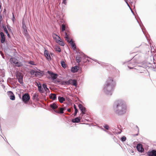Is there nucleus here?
I'll list each match as a JSON object with an SVG mask.
<instances>
[{"mask_svg":"<svg viewBox=\"0 0 156 156\" xmlns=\"http://www.w3.org/2000/svg\"><path fill=\"white\" fill-rule=\"evenodd\" d=\"M58 99L59 101L61 103H62L65 100V99L63 97H60L59 96L58 98Z\"/></svg>","mask_w":156,"mask_h":156,"instance_id":"nucleus-26","label":"nucleus"},{"mask_svg":"<svg viewBox=\"0 0 156 156\" xmlns=\"http://www.w3.org/2000/svg\"><path fill=\"white\" fill-rule=\"evenodd\" d=\"M22 28L23 30H27L26 26L23 24Z\"/></svg>","mask_w":156,"mask_h":156,"instance_id":"nucleus-45","label":"nucleus"},{"mask_svg":"<svg viewBox=\"0 0 156 156\" xmlns=\"http://www.w3.org/2000/svg\"><path fill=\"white\" fill-rule=\"evenodd\" d=\"M23 78H21V79H19L18 80V81L21 84L22 86L23 85L24 83L23 82Z\"/></svg>","mask_w":156,"mask_h":156,"instance_id":"nucleus-31","label":"nucleus"},{"mask_svg":"<svg viewBox=\"0 0 156 156\" xmlns=\"http://www.w3.org/2000/svg\"><path fill=\"white\" fill-rule=\"evenodd\" d=\"M15 19L14 15L13 13H12V20L13 22L14 21V20Z\"/></svg>","mask_w":156,"mask_h":156,"instance_id":"nucleus-49","label":"nucleus"},{"mask_svg":"<svg viewBox=\"0 0 156 156\" xmlns=\"http://www.w3.org/2000/svg\"><path fill=\"white\" fill-rule=\"evenodd\" d=\"M80 117H76L72 120V122L73 123H79L80 121Z\"/></svg>","mask_w":156,"mask_h":156,"instance_id":"nucleus-16","label":"nucleus"},{"mask_svg":"<svg viewBox=\"0 0 156 156\" xmlns=\"http://www.w3.org/2000/svg\"><path fill=\"white\" fill-rule=\"evenodd\" d=\"M62 84L63 85H68L67 81H63L62 82Z\"/></svg>","mask_w":156,"mask_h":156,"instance_id":"nucleus-42","label":"nucleus"},{"mask_svg":"<svg viewBox=\"0 0 156 156\" xmlns=\"http://www.w3.org/2000/svg\"><path fill=\"white\" fill-rule=\"evenodd\" d=\"M131 11V12H132L133 13V14H134V12H133L132 10L131 9H131H130Z\"/></svg>","mask_w":156,"mask_h":156,"instance_id":"nucleus-56","label":"nucleus"},{"mask_svg":"<svg viewBox=\"0 0 156 156\" xmlns=\"http://www.w3.org/2000/svg\"><path fill=\"white\" fill-rule=\"evenodd\" d=\"M71 45L72 48L74 50H75L76 48V45L75 43H74L73 40L72 39H71L69 42H68Z\"/></svg>","mask_w":156,"mask_h":156,"instance_id":"nucleus-13","label":"nucleus"},{"mask_svg":"<svg viewBox=\"0 0 156 156\" xmlns=\"http://www.w3.org/2000/svg\"><path fill=\"white\" fill-rule=\"evenodd\" d=\"M83 58L84 59L83 62L84 63H85L87 62V61H88V62H89V60H88V59H86V58H88V57L87 56H83Z\"/></svg>","mask_w":156,"mask_h":156,"instance_id":"nucleus-34","label":"nucleus"},{"mask_svg":"<svg viewBox=\"0 0 156 156\" xmlns=\"http://www.w3.org/2000/svg\"><path fill=\"white\" fill-rule=\"evenodd\" d=\"M137 151L140 152H142L144 151V149L142 147V145L140 144H138L136 146Z\"/></svg>","mask_w":156,"mask_h":156,"instance_id":"nucleus-9","label":"nucleus"},{"mask_svg":"<svg viewBox=\"0 0 156 156\" xmlns=\"http://www.w3.org/2000/svg\"><path fill=\"white\" fill-rule=\"evenodd\" d=\"M30 99V97L29 94L28 93H25L23 94L22 97V100L25 103H27L28 102Z\"/></svg>","mask_w":156,"mask_h":156,"instance_id":"nucleus-4","label":"nucleus"},{"mask_svg":"<svg viewBox=\"0 0 156 156\" xmlns=\"http://www.w3.org/2000/svg\"><path fill=\"white\" fill-rule=\"evenodd\" d=\"M72 81V79H69L67 81V82L68 85H69L70 84H71Z\"/></svg>","mask_w":156,"mask_h":156,"instance_id":"nucleus-38","label":"nucleus"},{"mask_svg":"<svg viewBox=\"0 0 156 156\" xmlns=\"http://www.w3.org/2000/svg\"><path fill=\"white\" fill-rule=\"evenodd\" d=\"M135 62H134L132 59L131 60L129 64L128 67L130 69H133L134 67L135 66Z\"/></svg>","mask_w":156,"mask_h":156,"instance_id":"nucleus-6","label":"nucleus"},{"mask_svg":"<svg viewBox=\"0 0 156 156\" xmlns=\"http://www.w3.org/2000/svg\"><path fill=\"white\" fill-rule=\"evenodd\" d=\"M28 63L32 65L35 66V62L33 61H30Z\"/></svg>","mask_w":156,"mask_h":156,"instance_id":"nucleus-40","label":"nucleus"},{"mask_svg":"<svg viewBox=\"0 0 156 156\" xmlns=\"http://www.w3.org/2000/svg\"><path fill=\"white\" fill-rule=\"evenodd\" d=\"M116 83L112 77H109L106 81L103 87L104 92L107 95H111L115 86Z\"/></svg>","mask_w":156,"mask_h":156,"instance_id":"nucleus-2","label":"nucleus"},{"mask_svg":"<svg viewBox=\"0 0 156 156\" xmlns=\"http://www.w3.org/2000/svg\"><path fill=\"white\" fill-rule=\"evenodd\" d=\"M81 59V57L80 56V55H77L76 58V59Z\"/></svg>","mask_w":156,"mask_h":156,"instance_id":"nucleus-46","label":"nucleus"},{"mask_svg":"<svg viewBox=\"0 0 156 156\" xmlns=\"http://www.w3.org/2000/svg\"><path fill=\"white\" fill-rule=\"evenodd\" d=\"M16 77L17 79L18 80V79H21V78H23V76L22 73H17L16 74Z\"/></svg>","mask_w":156,"mask_h":156,"instance_id":"nucleus-18","label":"nucleus"},{"mask_svg":"<svg viewBox=\"0 0 156 156\" xmlns=\"http://www.w3.org/2000/svg\"><path fill=\"white\" fill-rule=\"evenodd\" d=\"M35 72H36V71H34V70L33 69H32L30 71V74L32 75H34V74L35 75Z\"/></svg>","mask_w":156,"mask_h":156,"instance_id":"nucleus-41","label":"nucleus"},{"mask_svg":"<svg viewBox=\"0 0 156 156\" xmlns=\"http://www.w3.org/2000/svg\"><path fill=\"white\" fill-rule=\"evenodd\" d=\"M43 87L44 89V90L47 92H49V89L47 87V86L46 84L45 83H44L43 84Z\"/></svg>","mask_w":156,"mask_h":156,"instance_id":"nucleus-27","label":"nucleus"},{"mask_svg":"<svg viewBox=\"0 0 156 156\" xmlns=\"http://www.w3.org/2000/svg\"><path fill=\"white\" fill-rule=\"evenodd\" d=\"M2 19V16L0 15V21H1Z\"/></svg>","mask_w":156,"mask_h":156,"instance_id":"nucleus-55","label":"nucleus"},{"mask_svg":"<svg viewBox=\"0 0 156 156\" xmlns=\"http://www.w3.org/2000/svg\"><path fill=\"white\" fill-rule=\"evenodd\" d=\"M124 1L125 2H126V4H127V5L128 6L129 8L130 9H131V8L130 7V6L129 5V3H128V2H127V0H124Z\"/></svg>","mask_w":156,"mask_h":156,"instance_id":"nucleus-48","label":"nucleus"},{"mask_svg":"<svg viewBox=\"0 0 156 156\" xmlns=\"http://www.w3.org/2000/svg\"><path fill=\"white\" fill-rule=\"evenodd\" d=\"M38 94L37 93L34 94L33 96V99L37 101H38L39 100L38 98Z\"/></svg>","mask_w":156,"mask_h":156,"instance_id":"nucleus-25","label":"nucleus"},{"mask_svg":"<svg viewBox=\"0 0 156 156\" xmlns=\"http://www.w3.org/2000/svg\"><path fill=\"white\" fill-rule=\"evenodd\" d=\"M47 73L50 75L53 80L56 79L58 75L56 73H54L51 71H48Z\"/></svg>","mask_w":156,"mask_h":156,"instance_id":"nucleus-5","label":"nucleus"},{"mask_svg":"<svg viewBox=\"0 0 156 156\" xmlns=\"http://www.w3.org/2000/svg\"><path fill=\"white\" fill-rule=\"evenodd\" d=\"M113 108L114 112L116 114L119 115H122L126 113V106L123 101L119 100L115 102Z\"/></svg>","mask_w":156,"mask_h":156,"instance_id":"nucleus-1","label":"nucleus"},{"mask_svg":"<svg viewBox=\"0 0 156 156\" xmlns=\"http://www.w3.org/2000/svg\"><path fill=\"white\" fill-rule=\"evenodd\" d=\"M43 72L39 70V71H36L35 76L36 77H41L43 76Z\"/></svg>","mask_w":156,"mask_h":156,"instance_id":"nucleus-10","label":"nucleus"},{"mask_svg":"<svg viewBox=\"0 0 156 156\" xmlns=\"http://www.w3.org/2000/svg\"><path fill=\"white\" fill-rule=\"evenodd\" d=\"M138 135V133H137V134H135V135H134V136H137V135Z\"/></svg>","mask_w":156,"mask_h":156,"instance_id":"nucleus-58","label":"nucleus"},{"mask_svg":"<svg viewBox=\"0 0 156 156\" xmlns=\"http://www.w3.org/2000/svg\"><path fill=\"white\" fill-rule=\"evenodd\" d=\"M102 129L104 131H105L108 134H110V135H112V133L110 132L107 131V130H105L104 129H103V128H102Z\"/></svg>","mask_w":156,"mask_h":156,"instance_id":"nucleus-43","label":"nucleus"},{"mask_svg":"<svg viewBox=\"0 0 156 156\" xmlns=\"http://www.w3.org/2000/svg\"><path fill=\"white\" fill-rule=\"evenodd\" d=\"M62 3H63L65 5H66V0H63V2Z\"/></svg>","mask_w":156,"mask_h":156,"instance_id":"nucleus-52","label":"nucleus"},{"mask_svg":"<svg viewBox=\"0 0 156 156\" xmlns=\"http://www.w3.org/2000/svg\"><path fill=\"white\" fill-rule=\"evenodd\" d=\"M8 95L10 96V99L12 100H14L15 99V96L14 95L13 92L11 91H9L8 92Z\"/></svg>","mask_w":156,"mask_h":156,"instance_id":"nucleus-12","label":"nucleus"},{"mask_svg":"<svg viewBox=\"0 0 156 156\" xmlns=\"http://www.w3.org/2000/svg\"><path fill=\"white\" fill-rule=\"evenodd\" d=\"M23 34L26 37H28L29 36V34H28L27 29L23 30Z\"/></svg>","mask_w":156,"mask_h":156,"instance_id":"nucleus-33","label":"nucleus"},{"mask_svg":"<svg viewBox=\"0 0 156 156\" xmlns=\"http://www.w3.org/2000/svg\"><path fill=\"white\" fill-rule=\"evenodd\" d=\"M10 63L17 67H20L21 66V63L19 62L18 60L15 58H11L9 61Z\"/></svg>","mask_w":156,"mask_h":156,"instance_id":"nucleus-3","label":"nucleus"},{"mask_svg":"<svg viewBox=\"0 0 156 156\" xmlns=\"http://www.w3.org/2000/svg\"><path fill=\"white\" fill-rule=\"evenodd\" d=\"M0 35L1 37V43H4L5 41V37L3 33L1 32Z\"/></svg>","mask_w":156,"mask_h":156,"instance_id":"nucleus-11","label":"nucleus"},{"mask_svg":"<svg viewBox=\"0 0 156 156\" xmlns=\"http://www.w3.org/2000/svg\"><path fill=\"white\" fill-rule=\"evenodd\" d=\"M74 108L75 109V110H76V109H77V108L76 107V105H75L74 104Z\"/></svg>","mask_w":156,"mask_h":156,"instance_id":"nucleus-53","label":"nucleus"},{"mask_svg":"<svg viewBox=\"0 0 156 156\" xmlns=\"http://www.w3.org/2000/svg\"><path fill=\"white\" fill-rule=\"evenodd\" d=\"M151 67L154 69H155V68H156V65H155V64H154V65L151 66Z\"/></svg>","mask_w":156,"mask_h":156,"instance_id":"nucleus-47","label":"nucleus"},{"mask_svg":"<svg viewBox=\"0 0 156 156\" xmlns=\"http://www.w3.org/2000/svg\"><path fill=\"white\" fill-rule=\"evenodd\" d=\"M104 128L107 130H108L109 129V127L108 125H105L104 126Z\"/></svg>","mask_w":156,"mask_h":156,"instance_id":"nucleus-39","label":"nucleus"},{"mask_svg":"<svg viewBox=\"0 0 156 156\" xmlns=\"http://www.w3.org/2000/svg\"><path fill=\"white\" fill-rule=\"evenodd\" d=\"M70 34V33L69 31L68 32V33L66 32H65V38L66 39V40L67 42H69V41H70L69 38V36Z\"/></svg>","mask_w":156,"mask_h":156,"instance_id":"nucleus-19","label":"nucleus"},{"mask_svg":"<svg viewBox=\"0 0 156 156\" xmlns=\"http://www.w3.org/2000/svg\"><path fill=\"white\" fill-rule=\"evenodd\" d=\"M55 50L58 51V52H60L61 51V50L59 47L56 46L55 47Z\"/></svg>","mask_w":156,"mask_h":156,"instance_id":"nucleus-36","label":"nucleus"},{"mask_svg":"<svg viewBox=\"0 0 156 156\" xmlns=\"http://www.w3.org/2000/svg\"><path fill=\"white\" fill-rule=\"evenodd\" d=\"M73 85L76 87L77 85V81L76 80H72V84Z\"/></svg>","mask_w":156,"mask_h":156,"instance_id":"nucleus-28","label":"nucleus"},{"mask_svg":"<svg viewBox=\"0 0 156 156\" xmlns=\"http://www.w3.org/2000/svg\"><path fill=\"white\" fill-rule=\"evenodd\" d=\"M148 156H156V150H153L151 151H149L147 153Z\"/></svg>","mask_w":156,"mask_h":156,"instance_id":"nucleus-7","label":"nucleus"},{"mask_svg":"<svg viewBox=\"0 0 156 156\" xmlns=\"http://www.w3.org/2000/svg\"><path fill=\"white\" fill-rule=\"evenodd\" d=\"M4 31L5 32V33L7 34L8 36L9 37H10V36L9 34V33L8 32V30H7L6 28V27H5V28H4Z\"/></svg>","mask_w":156,"mask_h":156,"instance_id":"nucleus-32","label":"nucleus"},{"mask_svg":"<svg viewBox=\"0 0 156 156\" xmlns=\"http://www.w3.org/2000/svg\"><path fill=\"white\" fill-rule=\"evenodd\" d=\"M60 110V112L58 111L57 110H55V112L57 113L63 114L64 113L63 111L64 110L65 108H59Z\"/></svg>","mask_w":156,"mask_h":156,"instance_id":"nucleus-22","label":"nucleus"},{"mask_svg":"<svg viewBox=\"0 0 156 156\" xmlns=\"http://www.w3.org/2000/svg\"><path fill=\"white\" fill-rule=\"evenodd\" d=\"M67 111L69 112H71V109H70V108H68L67 109Z\"/></svg>","mask_w":156,"mask_h":156,"instance_id":"nucleus-54","label":"nucleus"},{"mask_svg":"<svg viewBox=\"0 0 156 156\" xmlns=\"http://www.w3.org/2000/svg\"><path fill=\"white\" fill-rule=\"evenodd\" d=\"M81 59H76V62L77 63H80V62H81Z\"/></svg>","mask_w":156,"mask_h":156,"instance_id":"nucleus-51","label":"nucleus"},{"mask_svg":"<svg viewBox=\"0 0 156 156\" xmlns=\"http://www.w3.org/2000/svg\"><path fill=\"white\" fill-rule=\"evenodd\" d=\"M78 67L77 66L72 67L71 69V71L73 73L77 72L78 70Z\"/></svg>","mask_w":156,"mask_h":156,"instance_id":"nucleus-23","label":"nucleus"},{"mask_svg":"<svg viewBox=\"0 0 156 156\" xmlns=\"http://www.w3.org/2000/svg\"><path fill=\"white\" fill-rule=\"evenodd\" d=\"M44 55L46 58L48 59H51V57L49 55V53H48V51L45 50L44 51Z\"/></svg>","mask_w":156,"mask_h":156,"instance_id":"nucleus-14","label":"nucleus"},{"mask_svg":"<svg viewBox=\"0 0 156 156\" xmlns=\"http://www.w3.org/2000/svg\"><path fill=\"white\" fill-rule=\"evenodd\" d=\"M93 60L95 62H97V60Z\"/></svg>","mask_w":156,"mask_h":156,"instance_id":"nucleus-59","label":"nucleus"},{"mask_svg":"<svg viewBox=\"0 0 156 156\" xmlns=\"http://www.w3.org/2000/svg\"><path fill=\"white\" fill-rule=\"evenodd\" d=\"M20 97L21 98V97L20 96Z\"/></svg>","mask_w":156,"mask_h":156,"instance_id":"nucleus-61","label":"nucleus"},{"mask_svg":"<svg viewBox=\"0 0 156 156\" xmlns=\"http://www.w3.org/2000/svg\"><path fill=\"white\" fill-rule=\"evenodd\" d=\"M37 87L38 88V90L41 93H43L44 92V89L42 88L40 84H37Z\"/></svg>","mask_w":156,"mask_h":156,"instance_id":"nucleus-24","label":"nucleus"},{"mask_svg":"<svg viewBox=\"0 0 156 156\" xmlns=\"http://www.w3.org/2000/svg\"><path fill=\"white\" fill-rule=\"evenodd\" d=\"M142 66H140V65L138 66L137 67V68H135V69H139V70H140L141 71H140V73H142L143 72L142 71H143L144 70V65H142Z\"/></svg>","mask_w":156,"mask_h":156,"instance_id":"nucleus-17","label":"nucleus"},{"mask_svg":"<svg viewBox=\"0 0 156 156\" xmlns=\"http://www.w3.org/2000/svg\"><path fill=\"white\" fill-rule=\"evenodd\" d=\"M78 107L79 109L81 111L83 115L85 114V112L86 111V108L83 107L81 104H79L78 105Z\"/></svg>","mask_w":156,"mask_h":156,"instance_id":"nucleus-8","label":"nucleus"},{"mask_svg":"<svg viewBox=\"0 0 156 156\" xmlns=\"http://www.w3.org/2000/svg\"><path fill=\"white\" fill-rule=\"evenodd\" d=\"M50 107L54 110H56L55 109L58 108V106L56 105L55 103H53L52 104H51L50 105Z\"/></svg>","mask_w":156,"mask_h":156,"instance_id":"nucleus-15","label":"nucleus"},{"mask_svg":"<svg viewBox=\"0 0 156 156\" xmlns=\"http://www.w3.org/2000/svg\"><path fill=\"white\" fill-rule=\"evenodd\" d=\"M49 97L50 98L53 100H55L56 98V95L55 94L51 93Z\"/></svg>","mask_w":156,"mask_h":156,"instance_id":"nucleus-20","label":"nucleus"},{"mask_svg":"<svg viewBox=\"0 0 156 156\" xmlns=\"http://www.w3.org/2000/svg\"><path fill=\"white\" fill-rule=\"evenodd\" d=\"M126 140V138L124 136H123L122 137H121V140L123 142L125 141Z\"/></svg>","mask_w":156,"mask_h":156,"instance_id":"nucleus-37","label":"nucleus"},{"mask_svg":"<svg viewBox=\"0 0 156 156\" xmlns=\"http://www.w3.org/2000/svg\"><path fill=\"white\" fill-rule=\"evenodd\" d=\"M61 66L64 68L66 67V65L64 61H62L61 62Z\"/></svg>","mask_w":156,"mask_h":156,"instance_id":"nucleus-30","label":"nucleus"},{"mask_svg":"<svg viewBox=\"0 0 156 156\" xmlns=\"http://www.w3.org/2000/svg\"><path fill=\"white\" fill-rule=\"evenodd\" d=\"M136 127L137 128L138 130V132H139V128L137 126H136Z\"/></svg>","mask_w":156,"mask_h":156,"instance_id":"nucleus-57","label":"nucleus"},{"mask_svg":"<svg viewBox=\"0 0 156 156\" xmlns=\"http://www.w3.org/2000/svg\"><path fill=\"white\" fill-rule=\"evenodd\" d=\"M62 31H64L66 30V26L64 24L62 25Z\"/></svg>","mask_w":156,"mask_h":156,"instance_id":"nucleus-35","label":"nucleus"},{"mask_svg":"<svg viewBox=\"0 0 156 156\" xmlns=\"http://www.w3.org/2000/svg\"><path fill=\"white\" fill-rule=\"evenodd\" d=\"M8 29L9 30H11L10 28H8Z\"/></svg>","mask_w":156,"mask_h":156,"instance_id":"nucleus-60","label":"nucleus"},{"mask_svg":"<svg viewBox=\"0 0 156 156\" xmlns=\"http://www.w3.org/2000/svg\"><path fill=\"white\" fill-rule=\"evenodd\" d=\"M13 80V78H9L8 79V81H11Z\"/></svg>","mask_w":156,"mask_h":156,"instance_id":"nucleus-50","label":"nucleus"},{"mask_svg":"<svg viewBox=\"0 0 156 156\" xmlns=\"http://www.w3.org/2000/svg\"><path fill=\"white\" fill-rule=\"evenodd\" d=\"M53 37L54 38H55L56 39V41L57 43H58V40L60 41L61 40H62L59 36H57L55 34H53Z\"/></svg>","mask_w":156,"mask_h":156,"instance_id":"nucleus-21","label":"nucleus"},{"mask_svg":"<svg viewBox=\"0 0 156 156\" xmlns=\"http://www.w3.org/2000/svg\"><path fill=\"white\" fill-rule=\"evenodd\" d=\"M78 112V109H76L75 110V113H74V116H76V114Z\"/></svg>","mask_w":156,"mask_h":156,"instance_id":"nucleus-44","label":"nucleus"},{"mask_svg":"<svg viewBox=\"0 0 156 156\" xmlns=\"http://www.w3.org/2000/svg\"><path fill=\"white\" fill-rule=\"evenodd\" d=\"M120 133H121V132H119V134H120Z\"/></svg>","mask_w":156,"mask_h":156,"instance_id":"nucleus-62","label":"nucleus"},{"mask_svg":"<svg viewBox=\"0 0 156 156\" xmlns=\"http://www.w3.org/2000/svg\"><path fill=\"white\" fill-rule=\"evenodd\" d=\"M58 43L60 45L62 46H64L65 45V43L62 40H61L60 41H59V40H58Z\"/></svg>","mask_w":156,"mask_h":156,"instance_id":"nucleus-29","label":"nucleus"}]
</instances>
